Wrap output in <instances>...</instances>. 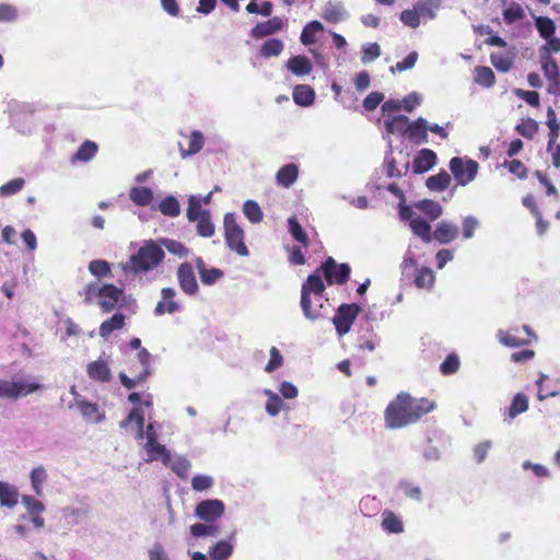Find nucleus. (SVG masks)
<instances>
[{
  "label": "nucleus",
  "mask_w": 560,
  "mask_h": 560,
  "mask_svg": "<svg viewBox=\"0 0 560 560\" xmlns=\"http://www.w3.org/2000/svg\"><path fill=\"white\" fill-rule=\"evenodd\" d=\"M434 408V401L428 398H415L410 394L401 392L386 407L385 424L389 429H401L418 422Z\"/></svg>",
  "instance_id": "obj_1"
},
{
  "label": "nucleus",
  "mask_w": 560,
  "mask_h": 560,
  "mask_svg": "<svg viewBox=\"0 0 560 560\" xmlns=\"http://www.w3.org/2000/svg\"><path fill=\"white\" fill-rule=\"evenodd\" d=\"M165 253L159 241L145 240L129 260L120 264L122 271L136 276L147 275L155 270L164 260Z\"/></svg>",
  "instance_id": "obj_2"
},
{
  "label": "nucleus",
  "mask_w": 560,
  "mask_h": 560,
  "mask_svg": "<svg viewBox=\"0 0 560 560\" xmlns=\"http://www.w3.org/2000/svg\"><path fill=\"white\" fill-rule=\"evenodd\" d=\"M324 292L325 284L318 272L310 275L302 285L300 303L303 315L307 319L315 322L324 317L325 314L327 313V306L325 305V303H319L318 307H313L312 305V295H314L316 301H319L323 299Z\"/></svg>",
  "instance_id": "obj_3"
},
{
  "label": "nucleus",
  "mask_w": 560,
  "mask_h": 560,
  "mask_svg": "<svg viewBox=\"0 0 560 560\" xmlns=\"http://www.w3.org/2000/svg\"><path fill=\"white\" fill-rule=\"evenodd\" d=\"M223 226L228 247L240 256L247 257L249 250L244 243L245 234L243 229L237 224L234 213L228 212L224 214Z\"/></svg>",
  "instance_id": "obj_4"
},
{
  "label": "nucleus",
  "mask_w": 560,
  "mask_h": 560,
  "mask_svg": "<svg viewBox=\"0 0 560 560\" xmlns=\"http://www.w3.org/2000/svg\"><path fill=\"white\" fill-rule=\"evenodd\" d=\"M144 435V442L142 443V448L147 453V458L144 460L150 463L161 459L162 463H166L168 459V450L165 447V445L159 443V435L154 428V423L149 422L145 425Z\"/></svg>",
  "instance_id": "obj_5"
},
{
  "label": "nucleus",
  "mask_w": 560,
  "mask_h": 560,
  "mask_svg": "<svg viewBox=\"0 0 560 560\" xmlns=\"http://www.w3.org/2000/svg\"><path fill=\"white\" fill-rule=\"evenodd\" d=\"M42 388V385L35 382L23 380H0V398L15 400L21 396H26Z\"/></svg>",
  "instance_id": "obj_6"
},
{
  "label": "nucleus",
  "mask_w": 560,
  "mask_h": 560,
  "mask_svg": "<svg viewBox=\"0 0 560 560\" xmlns=\"http://www.w3.org/2000/svg\"><path fill=\"white\" fill-rule=\"evenodd\" d=\"M450 170L456 182L465 186L472 182L478 172V163L474 160H464L463 158H453L450 161Z\"/></svg>",
  "instance_id": "obj_7"
},
{
  "label": "nucleus",
  "mask_w": 560,
  "mask_h": 560,
  "mask_svg": "<svg viewBox=\"0 0 560 560\" xmlns=\"http://www.w3.org/2000/svg\"><path fill=\"white\" fill-rule=\"evenodd\" d=\"M361 312V307L355 304H341L336 315L332 317V323L339 336H343L348 334L351 329V326Z\"/></svg>",
  "instance_id": "obj_8"
},
{
  "label": "nucleus",
  "mask_w": 560,
  "mask_h": 560,
  "mask_svg": "<svg viewBox=\"0 0 560 560\" xmlns=\"http://www.w3.org/2000/svg\"><path fill=\"white\" fill-rule=\"evenodd\" d=\"M225 512V504L219 499H206L195 508V516L206 523H213L220 520Z\"/></svg>",
  "instance_id": "obj_9"
},
{
  "label": "nucleus",
  "mask_w": 560,
  "mask_h": 560,
  "mask_svg": "<svg viewBox=\"0 0 560 560\" xmlns=\"http://www.w3.org/2000/svg\"><path fill=\"white\" fill-rule=\"evenodd\" d=\"M322 270L329 284H343L348 281L351 268L348 264H337L332 257H328L322 265Z\"/></svg>",
  "instance_id": "obj_10"
},
{
  "label": "nucleus",
  "mask_w": 560,
  "mask_h": 560,
  "mask_svg": "<svg viewBox=\"0 0 560 560\" xmlns=\"http://www.w3.org/2000/svg\"><path fill=\"white\" fill-rule=\"evenodd\" d=\"M128 302L122 289L114 284H104L98 305L103 312H112L116 306H125Z\"/></svg>",
  "instance_id": "obj_11"
},
{
  "label": "nucleus",
  "mask_w": 560,
  "mask_h": 560,
  "mask_svg": "<svg viewBox=\"0 0 560 560\" xmlns=\"http://www.w3.org/2000/svg\"><path fill=\"white\" fill-rule=\"evenodd\" d=\"M176 277L179 288L184 293L187 295H196L198 293L199 285L190 262L180 264L177 268Z\"/></svg>",
  "instance_id": "obj_12"
},
{
  "label": "nucleus",
  "mask_w": 560,
  "mask_h": 560,
  "mask_svg": "<svg viewBox=\"0 0 560 560\" xmlns=\"http://www.w3.org/2000/svg\"><path fill=\"white\" fill-rule=\"evenodd\" d=\"M86 374L94 382H110L113 374L109 368V357L103 353L97 360L90 362L86 366Z\"/></svg>",
  "instance_id": "obj_13"
},
{
  "label": "nucleus",
  "mask_w": 560,
  "mask_h": 560,
  "mask_svg": "<svg viewBox=\"0 0 560 560\" xmlns=\"http://www.w3.org/2000/svg\"><path fill=\"white\" fill-rule=\"evenodd\" d=\"M176 291L173 288H163L161 290V301L156 304L153 313L155 316L164 314H174L182 311L180 304L175 300Z\"/></svg>",
  "instance_id": "obj_14"
},
{
  "label": "nucleus",
  "mask_w": 560,
  "mask_h": 560,
  "mask_svg": "<svg viewBox=\"0 0 560 560\" xmlns=\"http://www.w3.org/2000/svg\"><path fill=\"white\" fill-rule=\"evenodd\" d=\"M544 74L549 81L548 92L560 95V72L556 60L552 57H544L541 61Z\"/></svg>",
  "instance_id": "obj_15"
},
{
  "label": "nucleus",
  "mask_w": 560,
  "mask_h": 560,
  "mask_svg": "<svg viewBox=\"0 0 560 560\" xmlns=\"http://www.w3.org/2000/svg\"><path fill=\"white\" fill-rule=\"evenodd\" d=\"M406 135L415 144H423L428 142V121L419 117L415 121L409 122Z\"/></svg>",
  "instance_id": "obj_16"
},
{
  "label": "nucleus",
  "mask_w": 560,
  "mask_h": 560,
  "mask_svg": "<svg viewBox=\"0 0 560 560\" xmlns=\"http://www.w3.org/2000/svg\"><path fill=\"white\" fill-rule=\"evenodd\" d=\"M283 27L282 19L275 16L269 19L266 22L258 23L255 27L252 28L250 35L252 37L258 39L269 35H272Z\"/></svg>",
  "instance_id": "obj_17"
},
{
  "label": "nucleus",
  "mask_w": 560,
  "mask_h": 560,
  "mask_svg": "<svg viewBox=\"0 0 560 560\" xmlns=\"http://www.w3.org/2000/svg\"><path fill=\"white\" fill-rule=\"evenodd\" d=\"M234 551V534L229 539L219 540L209 548L210 560H228Z\"/></svg>",
  "instance_id": "obj_18"
},
{
  "label": "nucleus",
  "mask_w": 560,
  "mask_h": 560,
  "mask_svg": "<svg viewBox=\"0 0 560 560\" xmlns=\"http://www.w3.org/2000/svg\"><path fill=\"white\" fill-rule=\"evenodd\" d=\"M458 226L448 221H441L433 232V238L441 244H448L458 236Z\"/></svg>",
  "instance_id": "obj_19"
},
{
  "label": "nucleus",
  "mask_w": 560,
  "mask_h": 560,
  "mask_svg": "<svg viewBox=\"0 0 560 560\" xmlns=\"http://www.w3.org/2000/svg\"><path fill=\"white\" fill-rule=\"evenodd\" d=\"M75 404L85 420L100 423L105 419V412L100 409L97 404L84 399H77Z\"/></svg>",
  "instance_id": "obj_20"
},
{
  "label": "nucleus",
  "mask_w": 560,
  "mask_h": 560,
  "mask_svg": "<svg viewBox=\"0 0 560 560\" xmlns=\"http://www.w3.org/2000/svg\"><path fill=\"white\" fill-rule=\"evenodd\" d=\"M322 16L329 23H339L348 19V12L340 1H328Z\"/></svg>",
  "instance_id": "obj_21"
},
{
  "label": "nucleus",
  "mask_w": 560,
  "mask_h": 560,
  "mask_svg": "<svg viewBox=\"0 0 560 560\" xmlns=\"http://www.w3.org/2000/svg\"><path fill=\"white\" fill-rule=\"evenodd\" d=\"M436 163V154L430 149H422L413 160V172L421 174L428 172Z\"/></svg>",
  "instance_id": "obj_22"
},
{
  "label": "nucleus",
  "mask_w": 560,
  "mask_h": 560,
  "mask_svg": "<svg viewBox=\"0 0 560 560\" xmlns=\"http://www.w3.org/2000/svg\"><path fill=\"white\" fill-rule=\"evenodd\" d=\"M163 465L170 467L179 478H186L191 467L190 460L183 455H172L168 451V459Z\"/></svg>",
  "instance_id": "obj_23"
},
{
  "label": "nucleus",
  "mask_w": 560,
  "mask_h": 560,
  "mask_svg": "<svg viewBox=\"0 0 560 560\" xmlns=\"http://www.w3.org/2000/svg\"><path fill=\"white\" fill-rule=\"evenodd\" d=\"M298 176V165L294 163H289L280 167V170L277 172L276 180L278 185L284 188H289L296 182Z\"/></svg>",
  "instance_id": "obj_24"
},
{
  "label": "nucleus",
  "mask_w": 560,
  "mask_h": 560,
  "mask_svg": "<svg viewBox=\"0 0 560 560\" xmlns=\"http://www.w3.org/2000/svg\"><path fill=\"white\" fill-rule=\"evenodd\" d=\"M516 332H518V328H511L510 330L499 329L497 332V338L501 345L509 348L529 345L530 341L528 339H521L516 337Z\"/></svg>",
  "instance_id": "obj_25"
},
{
  "label": "nucleus",
  "mask_w": 560,
  "mask_h": 560,
  "mask_svg": "<svg viewBox=\"0 0 560 560\" xmlns=\"http://www.w3.org/2000/svg\"><path fill=\"white\" fill-rule=\"evenodd\" d=\"M515 54L512 50L492 52L490 60L493 67L501 72H508L514 62Z\"/></svg>",
  "instance_id": "obj_26"
},
{
  "label": "nucleus",
  "mask_w": 560,
  "mask_h": 560,
  "mask_svg": "<svg viewBox=\"0 0 560 560\" xmlns=\"http://www.w3.org/2000/svg\"><path fill=\"white\" fill-rule=\"evenodd\" d=\"M97 144L93 141L85 140L78 149V151L72 155L71 163L75 164L78 162L86 163L91 161L97 153Z\"/></svg>",
  "instance_id": "obj_27"
},
{
  "label": "nucleus",
  "mask_w": 560,
  "mask_h": 560,
  "mask_svg": "<svg viewBox=\"0 0 560 560\" xmlns=\"http://www.w3.org/2000/svg\"><path fill=\"white\" fill-rule=\"evenodd\" d=\"M383 530L388 534H400L404 532V524L401 520L395 515L394 512L385 510L382 513V524Z\"/></svg>",
  "instance_id": "obj_28"
},
{
  "label": "nucleus",
  "mask_w": 560,
  "mask_h": 560,
  "mask_svg": "<svg viewBox=\"0 0 560 560\" xmlns=\"http://www.w3.org/2000/svg\"><path fill=\"white\" fill-rule=\"evenodd\" d=\"M19 501V491L16 487L4 481H0V504L7 508H14Z\"/></svg>",
  "instance_id": "obj_29"
},
{
  "label": "nucleus",
  "mask_w": 560,
  "mask_h": 560,
  "mask_svg": "<svg viewBox=\"0 0 560 560\" xmlns=\"http://www.w3.org/2000/svg\"><path fill=\"white\" fill-rule=\"evenodd\" d=\"M409 226L415 235L420 237L424 243H430L433 238L431 233V225L421 217L417 215L411 220Z\"/></svg>",
  "instance_id": "obj_30"
},
{
  "label": "nucleus",
  "mask_w": 560,
  "mask_h": 560,
  "mask_svg": "<svg viewBox=\"0 0 560 560\" xmlns=\"http://www.w3.org/2000/svg\"><path fill=\"white\" fill-rule=\"evenodd\" d=\"M262 394L268 398L265 405V410L270 417H277L285 404L281 397L269 388L262 389Z\"/></svg>",
  "instance_id": "obj_31"
},
{
  "label": "nucleus",
  "mask_w": 560,
  "mask_h": 560,
  "mask_svg": "<svg viewBox=\"0 0 560 560\" xmlns=\"http://www.w3.org/2000/svg\"><path fill=\"white\" fill-rule=\"evenodd\" d=\"M189 533L194 538L217 537L220 527L213 523L199 522L190 525Z\"/></svg>",
  "instance_id": "obj_32"
},
{
  "label": "nucleus",
  "mask_w": 560,
  "mask_h": 560,
  "mask_svg": "<svg viewBox=\"0 0 560 560\" xmlns=\"http://www.w3.org/2000/svg\"><path fill=\"white\" fill-rule=\"evenodd\" d=\"M287 68L295 75H306L312 71V63L305 56H294L287 62Z\"/></svg>",
  "instance_id": "obj_33"
},
{
  "label": "nucleus",
  "mask_w": 560,
  "mask_h": 560,
  "mask_svg": "<svg viewBox=\"0 0 560 560\" xmlns=\"http://www.w3.org/2000/svg\"><path fill=\"white\" fill-rule=\"evenodd\" d=\"M205 138L203 135L199 130H194L189 136V143L188 149L185 150L180 143L179 150H180V156L183 159H186L188 156L197 154L203 147Z\"/></svg>",
  "instance_id": "obj_34"
},
{
  "label": "nucleus",
  "mask_w": 560,
  "mask_h": 560,
  "mask_svg": "<svg viewBox=\"0 0 560 560\" xmlns=\"http://www.w3.org/2000/svg\"><path fill=\"white\" fill-rule=\"evenodd\" d=\"M293 101L300 106H310L314 103L315 92L314 90L304 84L296 85L293 90Z\"/></svg>",
  "instance_id": "obj_35"
},
{
  "label": "nucleus",
  "mask_w": 560,
  "mask_h": 560,
  "mask_svg": "<svg viewBox=\"0 0 560 560\" xmlns=\"http://www.w3.org/2000/svg\"><path fill=\"white\" fill-rule=\"evenodd\" d=\"M440 0H419L413 8L420 18L434 20L436 18V11L440 9Z\"/></svg>",
  "instance_id": "obj_36"
},
{
  "label": "nucleus",
  "mask_w": 560,
  "mask_h": 560,
  "mask_svg": "<svg viewBox=\"0 0 560 560\" xmlns=\"http://www.w3.org/2000/svg\"><path fill=\"white\" fill-rule=\"evenodd\" d=\"M197 233L202 237H211L214 234L215 228L211 220V213L209 210H202L201 214L196 219Z\"/></svg>",
  "instance_id": "obj_37"
},
{
  "label": "nucleus",
  "mask_w": 560,
  "mask_h": 560,
  "mask_svg": "<svg viewBox=\"0 0 560 560\" xmlns=\"http://www.w3.org/2000/svg\"><path fill=\"white\" fill-rule=\"evenodd\" d=\"M125 325V315L121 313L114 314L109 319L104 320L100 326V335L107 338L113 331L122 328Z\"/></svg>",
  "instance_id": "obj_38"
},
{
  "label": "nucleus",
  "mask_w": 560,
  "mask_h": 560,
  "mask_svg": "<svg viewBox=\"0 0 560 560\" xmlns=\"http://www.w3.org/2000/svg\"><path fill=\"white\" fill-rule=\"evenodd\" d=\"M129 198L138 206H149L153 200V191L149 187H132L129 191Z\"/></svg>",
  "instance_id": "obj_39"
},
{
  "label": "nucleus",
  "mask_w": 560,
  "mask_h": 560,
  "mask_svg": "<svg viewBox=\"0 0 560 560\" xmlns=\"http://www.w3.org/2000/svg\"><path fill=\"white\" fill-rule=\"evenodd\" d=\"M415 207L423 212L430 220H436L442 215L443 209L439 202L433 200L424 199L418 201Z\"/></svg>",
  "instance_id": "obj_40"
},
{
  "label": "nucleus",
  "mask_w": 560,
  "mask_h": 560,
  "mask_svg": "<svg viewBox=\"0 0 560 560\" xmlns=\"http://www.w3.org/2000/svg\"><path fill=\"white\" fill-rule=\"evenodd\" d=\"M535 26L541 38L548 39V37L552 36L556 33V24L555 22L547 16H536L532 14Z\"/></svg>",
  "instance_id": "obj_41"
},
{
  "label": "nucleus",
  "mask_w": 560,
  "mask_h": 560,
  "mask_svg": "<svg viewBox=\"0 0 560 560\" xmlns=\"http://www.w3.org/2000/svg\"><path fill=\"white\" fill-rule=\"evenodd\" d=\"M450 183L451 176L445 171H441L439 174L428 177L425 185L432 191H443Z\"/></svg>",
  "instance_id": "obj_42"
},
{
  "label": "nucleus",
  "mask_w": 560,
  "mask_h": 560,
  "mask_svg": "<svg viewBox=\"0 0 560 560\" xmlns=\"http://www.w3.org/2000/svg\"><path fill=\"white\" fill-rule=\"evenodd\" d=\"M409 118L405 115H398L385 120V128L388 133H404L406 135Z\"/></svg>",
  "instance_id": "obj_43"
},
{
  "label": "nucleus",
  "mask_w": 560,
  "mask_h": 560,
  "mask_svg": "<svg viewBox=\"0 0 560 560\" xmlns=\"http://www.w3.org/2000/svg\"><path fill=\"white\" fill-rule=\"evenodd\" d=\"M288 230L291 236L304 246L308 245V236L302 225L299 223L295 215L290 217L288 220Z\"/></svg>",
  "instance_id": "obj_44"
},
{
  "label": "nucleus",
  "mask_w": 560,
  "mask_h": 560,
  "mask_svg": "<svg viewBox=\"0 0 560 560\" xmlns=\"http://www.w3.org/2000/svg\"><path fill=\"white\" fill-rule=\"evenodd\" d=\"M158 208L164 215L171 218L178 217L180 213V205L178 200L173 196H167L162 199Z\"/></svg>",
  "instance_id": "obj_45"
},
{
  "label": "nucleus",
  "mask_w": 560,
  "mask_h": 560,
  "mask_svg": "<svg viewBox=\"0 0 560 560\" xmlns=\"http://www.w3.org/2000/svg\"><path fill=\"white\" fill-rule=\"evenodd\" d=\"M475 82L485 88H491L495 83V75L489 67L478 66L475 68Z\"/></svg>",
  "instance_id": "obj_46"
},
{
  "label": "nucleus",
  "mask_w": 560,
  "mask_h": 560,
  "mask_svg": "<svg viewBox=\"0 0 560 560\" xmlns=\"http://www.w3.org/2000/svg\"><path fill=\"white\" fill-rule=\"evenodd\" d=\"M284 48L283 42L278 38L266 40L260 47V55L265 58L279 56Z\"/></svg>",
  "instance_id": "obj_47"
},
{
  "label": "nucleus",
  "mask_w": 560,
  "mask_h": 560,
  "mask_svg": "<svg viewBox=\"0 0 560 560\" xmlns=\"http://www.w3.org/2000/svg\"><path fill=\"white\" fill-rule=\"evenodd\" d=\"M528 409V398L525 394L518 393L514 396L509 410L508 415L511 419H514L516 416L525 412Z\"/></svg>",
  "instance_id": "obj_48"
},
{
  "label": "nucleus",
  "mask_w": 560,
  "mask_h": 560,
  "mask_svg": "<svg viewBox=\"0 0 560 560\" xmlns=\"http://www.w3.org/2000/svg\"><path fill=\"white\" fill-rule=\"evenodd\" d=\"M158 241H159L160 245L162 246V248L165 247L171 254H173L179 258L186 257L189 254V249L183 243H180L178 241L166 238V237L160 238Z\"/></svg>",
  "instance_id": "obj_49"
},
{
  "label": "nucleus",
  "mask_w": 560,
  "mask_h": 560,
  "mask_svg": "<svg viewBox=\"0 0 560 560\" xmlns=\"http://www.w3.org/2000/svg\"><path fill=\"white\" fill-rule=\"evenodd\" d=\"M324 30L323 24L319 21H311L308 22L302 33H301V42L304 45H312L315 43V34L317 32H322Z\"/></svg>",
  "instance_id": "obj_50"
},
{
  "label": "nucleus",
  "mask_w": 560,
  "mask_h": 560,
  "mask_svg": "<svg viewBox=\"0 0 560 560\" xmlns=\"http://www.w3.org/2000/svg\"><path fill=\"white\" fill-rule=\"evenodd\" d=\"M243 213L254 224L261 222L264 217L259 205L254 200H246L244 202Z\"/></svg>",
  "instance_id": "obj_51"
},
{
  "label": "nucleus",
  "mask_w": 560,
  "mask_h": 560,
  "mask_svg": "<svg viewBox=\"0 0 560 560\" xmlns=\"http://www.w3.org/2000/svg\"><path fill=\"white\" fill-rule=\"evenodd\" d=\"M434 280L435 278L433 271L428 267H423L418 270L415 283L420 289H430L432 288Z\"/></svg>",
  "instance_id": "obj_52"
},
{
  "label": "nucleus",
  "mask_w": 560,
  "mask_h": 560,
  "mask_svg": "<svg viewBox=\"0 0 560 560\" xmlns=\"http://www.w3.org/2000/svg\"><path fill=\"white\" fill-rule=\"evenodd\" d=\"M47 479V474L44 467L39 466L31 471V483L37 495L42 494L43 485Z\"/></svg>",
  "instance_id": "obj_53"
},
{
  "label": "nucleus",
  "mask_w": 560,
  "mask_h": 560,
  "mask_svg": "<svg viewBox=\"0 0 560 560\" xmlns=\"http://www.w3.org/2000/svg\"><path fill=\"white\" fill-rule=\"evenodd\" d=\"M89 271L97 278L107 277L110 275V264L106 260L94 259L89 264Z\"/></svg>",
  "instance_id": "obj_54"
},
{
  "label": "nucleus",
  "mask_w": 560,
  "mask_h": 560,
  "mask_svg": "<svg viewBox=\"0 0 560 560\" xmlns=\"http://www.w3.org/2000/svg\"><path fill=\"white\" fill-rule=\"evenodd\" d=\"M515 130L523 137L532 139L538 131V124L533 118H527L518 124Z\"/></svg>",
  "instance_id": "obj_55"
},
{
  "label": "nucleus",
  "mask_w": 560,
  "mask_h": 560,
  "mask_svg": "<svg viewBox=\"0 0 560 560\" xmlns=\"http://www.w3.org/2000/svg\"><path fill=\"white\" fill-rule=\"evenodd\" d=\"M214 485V479L208 475H196L191 479V488L197 492H202L211 489Z\"/></svg>",
  "instance_id": "obj_56"
},
{
  "label": "nucleus",
  "mask_w": 560,
  "mask_h": 560,
  "mask_svg": "<svg viewBox=\"0 0 560 560\" xmlns=\"http://www.w3.org/2000/svg\"><path fill=\"white\" fill-rule=\"evenodd\" d=\"M381 56V47L377 43L365 44L361 50V61L363 63L372 62Z\"/></svg>",
  "instance_id": "obj_57"
},
{
  "label": "nucleus",
  "mask_w": 560,
  "mask_h": 560,
  "mask_svg": "<svg viewBox=\"0 0 560 560\" xmlns=\"http://www.w3.org/2000/svg\"><path fill=\"white\" fill-rule=\"evenodd\" d=\"M19 19V9L10 3H0V23H12Z\"/></svg>",
  "instance_id": "obj_58"
},
{
  "label": "nucleus",
  "mask_w": 560,
  "mask_h": 560,
  "mask_svg": "<svg viewBox=\"0 0 560 560\" xmlns=\"http://www.w3.org/2000/svg\"><path fill=\"white\" fill-rule=\"evenodd\" d=\"M25 185L22 177L13 178L0 187V196L8 197L19 192Z\"/></svg>",
  "instance_id": "obj_59"
},
{
  "label": "nucleus",
  "mask_w": 560,
  "mask_h": 560,
  "mask_svg": "<svg viewBox=\"0 0 560 560\" xmlns=\"http://www.w3.org/2000/svg\"><path fill=\"white\" fill-rule=\"evenodd\" d=\"M524 14L525 13L521 4L513 2L503 11V20L506 24H512L515 21L523 19Z\"/></svg>",
  "instance_id": "obj_60"
},
{
  "label": "nucleus",
  "mask_w": 560,
  "mask_h": 560,
  "mask_svg": "<svg viewBox=\"0 0 560 560\" xmlns=\"http://www.w3.org/2000/svg\"><path fill=\"white\" fill-rule=\"evenodd\" d=\"M375 337L376 336L373 334L372 327L368 328L366 332L358 338L357 348L359 350L366 349L369 351H374L376 347Z\"/></svg>",
  "instance_id": "obj_61"
},
{
  "label": "nucleus",
  "mask_w": 560,
  "mask_h": 560,
  "mask_svg": "<svg viewBox=\"0 0 560 560\" xmlns=\"http://www.w3.org/2000/svg\"><path fill=\"white\" fill-rule=\"evenodd\" d=\"M200 196H190L188 199L187 219L189 222H195L196 219L201 214Z\"/></svg>",
  "instance_id": "obj_62"
},
{
  "label": "nucleus",
  "mask_w": 560,
  "mask_h": 560,
  "mask_svg": "<svg viewBox=\"0 0 560 560\" xmlns=\"http://www.w3.org/2000/svg\"><path fill=\"white\" fill-rule=\"evenodd\" d=\"M88 515V510L83 508H67L63 511V516L71 524L81 523Z\"/></svg>",
  "instance_id": "obj_63"
},
{
  "label": "nucleus",
  "mask_w": 560,
  "mask_h": 560,
  "mask_svg": "<svg viewBox=\"0 0 560 560\" xmlns=\"http://www.w3.org/2000/svg\"><path fill=\"white\" fill-rule=\"evenodd\" d=\"M459 369V359L456 354H448L446 359L441 363L440 371L444 375H451L457 372Z\"/></svg>",
  "instance_id": "obj_64"
}]
</instances>
